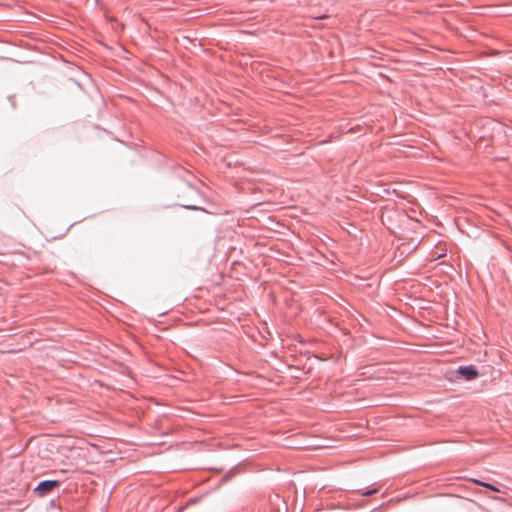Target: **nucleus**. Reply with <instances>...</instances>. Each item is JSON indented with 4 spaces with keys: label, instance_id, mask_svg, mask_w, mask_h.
Returning <instances> with one entry per match:
<instances>
[{
    "label": "nucleus",
    "instance_id": "1",
    "mask_svg": "<svg viewBox=\"0 0 512 512\" xmlns=\"http://www.w3.org/2000/svg\"><path fill=\"white\" fill-rule=\"evenodd\" d=\"M61 482L54 479H46L40 481L33 489V494L37 497H44L50 494L54 489L60 486Z\"/></svg>",
    "mask_w": 512,
    "mask_h": 512
},
{
    "label": "nucleus",
    "instance_id": "2",
    "mask_svg": "<svg viewBox=\"0 0 512 512\" xmlns=\"http://www.w3.org/2000/svg\"><path fill=\"white\" fill-rule=\"evenodd\" d=\"M456 372L459 376L467 381L474 380L479 375V372L474 365L460 366Z\"/></svg>",
    "mask_w": 512,
    "mask_h": 512
},
{
    "label": "nucleus",
    "instance_id": "3",
    "mask_svg": "<svg viewBox=\"0 0 512 512\" xmlns=\"http://www.w3.org/2000/svg\"><path fill=\"white\" fill-rule=\"evenodd\" d=\"M475 484L477 485H480V486H483V487H486L487 489L491 490V491H494V492H499V489L494 486L493 484L491 483H488V482H483L481 480H477V479H473L472 480Z\"/></svg>",
    "mask_w": 512,
    "mask_h": 512
},
{
    "label": "nucleus",
    "instance_id": "4",
    "mask_svg": "<svg viewBox=\"0 0 512 512\" xmlns=\"http://www.w3.org/2000/svg\"><path fill=\"white\" fill-rule=\"evenodd\" d=\"M376 493H378V489L377 488H372V489H368V490L364 491L362 493V496L369 497V496H372V495H374Z\"/></svg>",
    "mask_w": 512,
    "mask_h": 512
},
{
    "label": "nucleus",
    "instance_id": "5",
    "mask_svg": "<svg viewBox=\"0 0 512 512\" xmlns=\"http://www.w3.org/2000/svg\"><path fill=\"white\" fill-rule=\"evenodd\" d=\"M181 206L186 208V209H188V210H192V211H197V210L201 209L200 207H198L196 205L187 204V203H182Z\"/></svg>",
    "mask_w": 512,
    "mask_h": 512
},
{
    "label": "nucleus",
    "instance_id": "6",
    "mask_svg": "<svg viewBox=\"0 0 512 512\" xmlns=\"http://www.w3.org/2000/svg\"><path fill=\"white\" fill-rule=\"evenodd\" d=\"M408 244L411 247V249L414 250V249H416L418 247L419 241H416L415 239H411L408 242Z\"/></svg>",
    "mask_w": 512,
    "mask_h": 512
},
{
    "label": "nucleus",
    "instance_id": "7",
    "mask_svg": "<svg viewBox=\"0 0 512 512\" xmlns=\"http://www.w3.org/2000/svg\"><path fill=\"white\" fill-rule=\"evenodd\" d=\"M404 245H405V244H404V243H402V244H401V247L399 248V250H400V254H401V255H402V254H404V253L406 252V251H405V249L403 248V247H404Z\"/></svg>",
    "mask_w": 512,
    "mask_h": 512
},
{
    "label": "nucleus",
    "instance_id": "8",
    "mask_svg": "<svg viewBox=\"0 0 512 512\" xmlns=\"http://www.w3.org/2000/svg\"><path fill=\"white\" fill-rule=\"evenodd\" d=\"M188 188H189L190 190L194 191V192H197V190H196V189H194L192 186H189Z\"/></svg>",
    "mask_w": 512,
    "mask_h": 512
}]
</instances>
